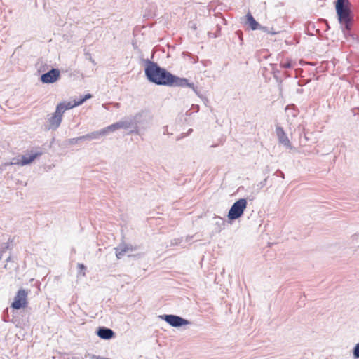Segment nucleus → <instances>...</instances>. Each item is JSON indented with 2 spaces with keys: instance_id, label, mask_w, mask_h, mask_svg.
Returning a JSON list of instances; mask_svg holds the SVG:
<instances>
[{
  "instance_id": "10",
  "label": "nucleus",
  "mask_w": 359,
  "mask_h": 359,
  "mask_svg": "<svg viewBox=\"0 0 359 359\" xmlns=\"http://www.w3.org/2000/svg\"><path fill=\"white\" fill-rule=\"evenodd\" d=\"M116 256L118 259H121L123 256L129 252H133V249L131 245L121 243L114 248Z\"/></svg>"
},
{
  "instance_id": "19",
  "label": "nucleus",
  "mask_w": 359,
  "mask_h": 359,
  "mask_svg": "<svg viewBox=\"0 0 359 359\" xmlns=\"http://www.w3.org/2000/svg\"><path fill=\"white\" fill-rule=\"evenodd\" d=\"M4 268L6 269H7L8 268V269H12V268H17V266H15V263L13 261H11V257H8L7 259V263L4 266Z\"/></svg>"
},
{
  "instance_id": "14",
  "label": "nucleus",
  "mask_w": 359,
  "mask_h": 359,
  "mask_svg": "<svg viewBox=\"0 0 359 359\" xmlns=\"http://www.w3.org/2000/svg\"><path fill=\"white\" fill-rule=\"evenodd\" d=\"M247 23L249 25L252 30L258 29L260 25L255 20L251 13H248L246 15Z\"/></svg>"
},
{
  "instance_id": "32",
  "label": "nucleus",
  "mask_w": 359,
  "mask_h": 359,
  "mask_svg": "<svg viewBox=\"0 0 359 359\" xmlns=\"http://www.w3.org/2000/svg\"><path fill=\"white\" fill-rule=\"evenodd\" d=\"M324 21H325V22L326 24H327V20H324ZM327 27H329L328 25H327Z\"/></svg>"
},
{
  "instance_id": "9",
  "label": "nucleus",
  "mask_w": 359,
  "mask_h": 359,
  "mask_svg": "<svg viewBox=\"0 0 359 359\" xmlns=\"http://www.w3.org/2000/svg\"><path fill=\"white\" fill-rule=\"evenodd\" d=\"M276 135L278 139L279 143L283 144L287 148H291V143L285 133L283 128L281 126H276Z\"/></svg>"
},
{
  "instance_id": "26",
  "label": "nucleus",
  "mask_w": 359,
  "mask_h": 359,
  "mask_svg": "<svg viewBox=\"0 0 359 359\" xmlns=\"http://www.w3.org/2000/svg\"><path fill=\"white\" fill-rule=\"evenodd\" d=\"M175 242L174 244L175 245H177L178 243H180L181 242V240L180 239H176V240H175Z\"/></svg>"
},
{
  "instance_id": "6",
  "label": "nucleus",
  "mask_w": 359,
  "mask_h": 359,
  "mask_svg": "<svg viewBox=\"0 0 359 359\" xmlns=\"http://www.w3.org/2000/svg\"><path fill=\"white\" fill-rule=\"evenodd\" d=\"M160 318L164 320L170 325L175 327L190 324L189 320L175 315H163L160 316Z\"/></svg>"
},
{
  "instance_id": "4",
  "label": "nucleus",
  "mask_w": 359,
  "mask_h": 359,
  "mask_svg": "<svg viewBox=\"0 0 359 359\" xmlns=\"http://www.w3.org/2000/svg\"><path fill=\"white\" fill-rule=\"evenodd\" d=\"M248 202L245 198H240L236 201L228 212V218L230 220H236L240 218L247 208Z\"/></svg>"
},
{
  "instance_id": "27",
  "label": "nucleus",
  "mask_w": 359,
  "mask_h": 359,
  "mask_svg": "<svg viewBox=\"0 0 359 359\" xmlns=\"http://www.w3.org/2000/svg\"><path fill=\"white\" fill-rule=\"evenodd\" d=\"M191 27L192 29H196V25H191Z\"/></svg>"
},
{
  "instance_id": "21",
  "label": "nucleus",
  "mask_w": 359,
  "mask_h": 359,
  "mask_svg": "<svg viewBox=\"0 0 359 359\" xmlns=\"http://www.w3.org/2000/svg\"><path fill=\"white\" fill-rule=\"evenodd\" d=\"M91 97L92 95L90 94L86 95L83 97L78 100V104H79V105L82 104L86 100L90 98Z\"/></svg>"
},
{
  "instance_id": "22",
  "label": "nucleus",
  "mask_w": 359,
  "mask_h": 359,
  "mask_svg": "<svg viewBox=\"0 0 359 359\" xmlns=\"http://www.w3.org/2000/svg\"><path fill=\"white\" fill-rule=\"evenodd\" d=\"M80 139L81 140V141H91L92 140L89 133L82 135V136H80Z\"/></svg>"
},
{
  "instance_id": "11",
  "label": "nucleus",
  "mask_w": 359,
  "mask_h": 359,
  "mask_svg": "<svg viewBox=\"0 0 359 359\" xmlns=\"http://www.w3.org/2000/svg\"><path fill=\"white\" fill-rule=\"evenodd\" d=\"M62 118L60 115L56 114L55 113L52 114L50 118L48 119V130H56L60 126L62 122Z\"/></svg>"
},
{
  "instance_id": "24",
  "label": "nucleus",
  "mask_w": 359,
  "mask_h": 359,
  "mask_svg": "<svg viewBox=\"0 0 359 359\" xmlns=\"http://www.w3.org/2000/svg\"><path fill=\"white\" fill-rule=\"evenodd\" d=\"M281 66L283 67V68H290L291 67V65L290 63L289 62H286V63H283V64H281Z\"/></svg>"
},
{
  "instance_id": "25",
  "label": "nucleus",
  "mask_w": 359,
  "mask_h": 359,
  "mask_svg": "<svg viewBox=\"0 0 359 359\" xmlns=\"http://www.w3.org/2000/svg\"><path fill=\"white\" fill-rule=\"evenodd\" d=\"M78 266H79V269H85L83 264H79Z\"/></svg>"
},
{
  "instance_id": "20",
  "label": "nucleus",
  "mask_w": 359,
  "mask_h": 359,
  "mask_svg": "<svg viewBox=\"0 0 359 359\" xmlns=\"http://www.w3.org/2000/svg\"><path fill=\"white\" fill-rule=\"evenodd\" d=\"M259 29L262 30L263 32H267L269 34H271L272 35H274V34H276L278 33V32H273V31H269V28L266 27H262L260 25V27H259Z\"/></svg>"
},
{
  "instance_id": "23",
  "label": "nucleus",
  "mask_w": 359,
  "mask_h": 359,
  "mask_svg": "<svg viewBox=\"0 0 359 359\" xmlns=\"http://www.w3.org/2000/svg\"><path fill=\"white\" fill-rule=\"evenodd\" d=\"M236 35L239 37L241 41H243V34L242 32L240 30H238L236 32Z\"/></svg>"
},
{
  "instance_id": "8",
  "label": "nucleus",
  "mask_w": 359,
  "mask_h": 359,
  "mask_svg": "<svg viewBox=\"0 0 359 359\" xmlns=\"http://www.w3.org/2000/svg\"><path fill=\"white\" fill-rule=\"evenodd\" d=\"M41 152L31 153L29 154L22 156L20 162L12 161L9 165H25L31 163L35 158L41 155Z\"/></svg>"
},
{
  "instance_id": "12",
  "label": "nucleus",
  "mask_w": 359,
  "mask_h": 359,
  "mask_svg": "<svg viewBox=\"0 0 359 359\" xmlns=\"http://www.w3.org/2000/svg\"><path fill=\"white\" fill-rule=\"evenodd\" d=\"M97 334L103 339H109L114 337V332L109 328L101 327L97 330Z\"/></svg>"
},
{
  "instance_id": "5",
  "label": "nucleus",
  "mask_w": 359,
  "mask_h": 359,
  "mask_svg": "<svg viewBox=\"0 0 359 359\" xmlns=\"http://www.w3.org/2000/svg\"><path fill=\"white\" fill-rule=\"evenodd\" d=\"M28 291L24 289H20L14 297L11 306L14 309H24L27 306Z\"/></svg>"
},
{
  "instance_id": "31",
  "label": "nucleus",
  "mask_w": 359,
  "mask_h": 359,
  "mask_svg": "<svg viewBox=\"0 0 359 359\" xmlns=\"http://www.w3.org/2000/svg\"><path fill=\"white\" fill-rule=\"evenodd\" d=\"M266 178L264 180V182H262V184H265V182H266Z\"/></svg>"
},
{
  "instance_id": "35",
  "label": "nucleus",
  "mask_w": 359,
  "mask_h": 359,
  "mask_svg": "<svg viewBox=\"0 0 359 359\" xmlns=\"http://www.w3.org/2000/svg\"><path fill=\"white\" fill-rule=\"evenodd\" d=\"M217 29H218V31L220 30V27L217 25Z\"/></svg>"
},
{
  "instance_id": "18",
  "label": "nucleus",
  "mask_w": 359,
  "mask_h": 359,
  "mask_svg": "<svg viewBox=\"0 0 359 359\" xmlns=\"http://www.w3.org/2000/svg\"><path fill=\"white\" fill-rule=\"evenodd\" d=\"M353 358L357 359L359 358V343L356 344L353 348Z\"/></svg>"
},
{
  "instance_id": "13",
  "label": "nucleus",
  "mask_w": 359,
  "mask_h": 359,
  "mask_svg": "<svg viewBox=\"0 0 359 359\" xmlns=\"http://www.w3.org/2000/svg\"><path fill=\"white\" fill-rule=\"evenodd\" d=\"M109 133V132L107 130V127H105L100 130L93 131L92 133H90L89 134H90L91 140H97L102 136L107 135Z\"/></svg>"
},
{
  "instance_id": "29",
  "label": "nucleus",
  "mask_w": 359,
  "mask_h": 359,
  "mask_svg": "<svg viewBox=\"0 0 359 359\" xmlns=\"http://www.w3.org/2000/svg\"><path fill=\"white\" fill-rule=\"evenodd\" d=\"M280 173V176H282L283 177H284V174L281 172V171H279Z\"/></svg>"
},
{
  "instance_id": "16",
  "label": "nucleus",
  "mask_w": 359,
  "mask_h": 359,
  "mask_svg": "<svg viewBox=\"0 0 359 359\" xmlns=\"http://www.w3.org/2000/svg\"><path fill=\"white\" fill-rule=\"evenodd\" d=\"M62 103L63 104V108H65V110L72 109V108L79 105V104H78V101H75L74 104H72L71 102H62Z\"/></svg>"
},
{
  "instance_id": "33",
  "label": "nucleus",
  "mask_w": 359,
  "mask_h": 359,
  "mask_svg": "<svg viewBox=\"0 0 359 359\" xmlns=\"http://www.w3.org/2000/svg\"><path fill=\"white\" fill-rule=\"evenodd\" d=\"M217 36H218V35H217V34H214V36H213L214 38H216Z\"/></svg>"
},
{
  "instance_id": "15",
  "label": "nucleus",
  "mask_w": 359,
  "mask_h": 359,
  "mask_svg": "<svg viewBox=\"0 0 359 359\" xmlns=\"http://www.w3.org/2000/svg\"><path fill=\"white\" fill-rule=\"evenodd\" d=\"M66 110L65 108H63V104L59 103L57 107L55 113L57 115H60L61 118H62V115L65 113Z\"/></svg>"
},
{
  "instance_id": "7",
  "label": "nucleus",
  "mask_w": 359,
  "mask_h": 359,
  "mask_svg": "<svg viewBox=\"0 0 359 359\" xmlns=\"http://www.w3.org/2000/svg\"><path fill=\"white\" fill-rule=\"evenodd\" d=\"M60 77V72L58 69L52 68L50 71L41 76V81L43 83H53L57 81Z\"/></svg>"
},
{
  "instance_id": "28",
  "label": "nucleus",
  "mask_w": 359,
  "mask_h": 359,
  "mask_svg": "<svg viewBox=\"0 0 359 359\" xmlns=\"http://www.w3.org/2000/svg\"><path fill=\"white\" fill-rule=\"evenodd\" d=\"M191 132H192V129H189V131H188V133H187V134L186 135H189V133H191Z\"/></svg>"
},
{
  "instance_id": "2",
  "label": "nucleus",
  "mask_w": 359,
  "mask_h": 359,
  "mask_svg": "<svg viewBox=\"0 0 359 359\" xmlns=\"http://www.w3.org/2000/svg\"><path fill=\"white\" fill-rule=\"evenodd\" d=\"M348 3V0H337L335 3L336 12L344 36L355 39V34L351 32L353 18L346 6Z\"/></svg>"
},
{
  "instance_id": "3",
  "label": "nucleus",
  "mask_w": 359,
  "mask_h": 359,
  "mask_svg": "<svg viewBox=\"0 0 359 359\" xmlns=\"http://www.w3.org/2000/svg\"><path fill=\"white\" fill-rule=\"evenodd\" d=\"M141 116V114H137L133 118H129L124 121H121L118 122H116L115 123H113L109 126H107V130L109 133L114 132L115 130L123 128V129H128L130 128H133L134 130H133L131 132H135L136 133H138L137 131V119Z\"/></svg>"
},
{
  "instance_id": "30",
  "label": "nucleus",
  "mask_w": 359,
  "mask_h": 359,
  "mask_svg": "<svg viewBox=\"0 0 359 359\" xmlns=\"http://www.w3.org/2000/svg\"><path fill=\"white\" fill-rule=\"evenodd\" d=\"M184 136H185V135H184ZM182 137H183V136L177 137V140H180Z\"/></svg>"
},
{
  "instance_id": "1",
  "label": "nucleus",
  "mask_w": 359,
  "mask_h": 359,
  "mask_svg": "<svg viewBox=\"0 0 359 359\" xmlns=\"http://www.w3.org/2000/svg\"><path fill=\"white\" fill-rule=\"evenodd\" d=\"M145 69L144 73L147 80L156 85L166 86L170 87H189L196 94L197 90L193 83H189L186 78H180L171 74L158 65V63L149 59L144 60Z\"/></svg>"
},
{
  "instance_id": "34",
  "label": "nucleus",
  "mask_w": 359,
  "mask_h": 359,
  "mask_svg": "<svg viewBox=\"0 0 359 359\" xmlns=\"http://www.w3.org/2000/svg\"><path fill=\"white\" fill-rule=\"evenodd\" d=\"M1 257H2V253L0 252V259H1Z\"/></svg>"
},
{
  "instance_id": "17",
  "label": "nucleus",
  "mask_w": 359,
  "mask_h": 359,
  "mask_svg": "<svg viewBox=\"0 0 359 359\" xmlns=\"http://www.w3.org/2000/svg\"><path fill=\"white\" fill-rule=\"evenodd\" d=\"M80 141H81V140L80 139V137H78L68 139L66 142L69 145H74L79 144Z\"/></svg>"
}]
</instances>
